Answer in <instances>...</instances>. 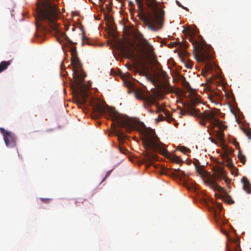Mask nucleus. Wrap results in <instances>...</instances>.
I'll return each mask as SVG.
<instances>
[{
    "mask_svg": "<svg viewBox=\"0 0 251 251\" xmlns=\"http://www.w3.org/2000/svg\"><path fill=\"white\" fill-rule=\"evenodd\" d=\"M87 76L86 73L82 68L79 61V109H82L85 113L91 112L94 118H98L108 113L113 123L120 128H124L127 131H130L136 128L137 123L128 117H123L112 107L103 105L102 101L98 98L93 97L90 92L92 82L85 81L84 78Z\"/></svg>",
    "mask_w": 251,
    "mask_h": 251,
    "instance_id": "obj_1",
    "label": "nucleus"
},
{
    "mask_svg": "<svg viewBox=\"0 0 251 251\" xmlns=\"http://www.w3.org/2000/svg\"><path fill=\"white\" fill-rule=\"evenodd\" d=\"M210 158L213 159L214 161L216 162L214 167V174L213 175H211L204 170L205 166L208 164L207 162H201L199 160L195 158L193 164L197 172L200 174L204 181L211 189L218 192H222L223 191V188L218 184V181L223 179L226 183L228 181L223 168L224 164L222 161H218V158Z\"/></svg>",
    "mask_w": 251,
    "mask_h": 251,
    "instance_id": "obj_2",
    "label": "nucleus"
},
{
    "mask_svg": "<svg viewBox=\"0 0 251 251\" xmlns=\"http://www.w3.org/2000/svg\"><path fill=\"white\" fill-rule=\"evenodd\" d=\"M59 10L56 4L50 0L43 1L37 3L36 20H41L46 22L50 29L52 30L56 36H63L64 33L61 31L60 25L57 22L59 17Z\"/></svg>",
    "mask_w": 251,
    "mask_h": 251,
    "instance_id": "obj_3",
    "label": "nucleus"
},
{
    "mask_svg": "<svg viewBox=\"0 0 251 251\" xmlns=\"http://www.w3.org/2000/svg\"><path fill=\"white\" fill-rule=\"evenodd\" d=\"M188 40L194 46L195 51L193 54L195 59L198 62L206 63L204 67L206 73H211L213 68V64L210 61L213 59L214 51L210 46L206 44L203 37L199 36V40L196 39L194 34L191 31H188Z\"/></svg>",
    "mask_w": 251,
    "mask_h": 251,
    "instance_id": "obj_4",
    "label": "nucleus"
},
{
    "mask_svg": "<svg viewBox=\"0 0 251 251\" xmlns=\"http://www.w3.org/2000/svg\"><path fill=\"white\" fill-rule=\"evenodd\" d=\"M147 5L150 9L146 14L140 17L148 28L156 31L160 29L164 24V11L156 0H146Z\"/></svg>",
    "mask_w": 251,
    "mask_h": 251,
    "instance_id": "obj_5",
    "label": "nucleus"
},
{
    "mask_svg": "<svg viewBox=\"0 0 251 251\" xmlns=\"http://www.w3.org/2000/svg\"><path fill=\"white\" fill-rule=\"evenodd\" d=\"M191 110L200 118V124L203 126H205L206 122L209 123L210 128L212 129L217 127L218 130L216 131V135L220 141L224 140V131L226 129L227 126L225 125L224 121H221L218 118V110L215 109L212 110H204L202 112L197 111L191 106Z\"/></svg>",
    "mask_w": 251,
    "mask_h": 251,
    "instance_id": "obj_6",
    "label": "nucleus"
},
{
    "mask_svg": "<svg viewBox=\"0 0 251 251\" xmlns=\"http://www.w3.org/2000/svg\"><path fill=\"white\" fill-rule=\"evenodd\" d=\"M142 140L144 148L149 152H158L164 157H179L177 155L170 156L169 152L165 148L154 130L145 127L141 131Z\"/></svg>",
    "mask_w": 251,
    "mask_h": 251,
    "instance_id": "obj_7",
    "label": "nucleus"
},
{
    "mask_svg": "<svg viewBox=\"0 0 251 251\" xmlns=\"http://www.w3.org/2000/svg\"><path fill=\"white\" fill-rule=\"evenodd\" d=\"M71 65L73 71L74 80L70 83L72 90L73 100L78 107V58L77 57V50L75 47L71 49Z\"/></svg>",
    "mask_w": 251,
    "mask_h": 251,
    "instance_id": "obj_8",
    "label": "nucleus"
},
{
    "mask_svg": "<svg viewBox=\"0 0 251 251\" xmlns=\"http://www.w3.org/2000/svg\"><path fill=\"white\" fill-rule=\"evenodd\" d=\"M159 74L156 75V76L159 75L164 80V82L158 83L157 86V91L154 93V96H151L147 99V101L151 104L154 103L158 96H162L172 91V88L168 81H166L167 77V73L163 70L159 71Z\"/></svg>",
    "mask_w": 251,
    "mask_h": 251,
    "instance_id": "obj_9",
    "label": "nucleus"
},
{
    "mask_svg": "<svg viewBox=\"0 0 251 251\" xmlns=\"http://www.w3.org/2000/svg\"><path fill=\"white\" fill-rule=\"evenodd\" d=\"M0 132L3 136L4 141L7 147L12 148L16 146V137L12 132L7 131L2 127L0 128Z\"/></svg>",
    "mask_w": 251,
    "mask_h": 251,
    "instance_id": "obj_10",
    "label": "nucleus"
},
{
    "mask_svg": "<svg viewBox=\"0 0 251 251\" xmlns=\"http://www.w3.org/2000/svg\"><path fill=\"white\" fill-rule=\"evenodd\" d=\"M155 158H128L129 160L133 164H137L140 166L142 164H145L146 168L149 167L151 165H153L154 167H156L155 165L153 164L154 159Z\"/></svg>",
    "mask_w": 251,
    "mask_h": 251,
    "instance_id": "obj_11",
    "label": "nucleus"
},
{
    "mask_svg": "<svg viewBox=\"0 0 251 251\" xmlns=\"http://www.w3.org/2000/svg\"><path fill=\"white\" fill-rule=\"evenodd\" d=\"M228 243L226 245V251H241L239 240L238 238L232 239L228 237Z\"/></svg>",
    "mask_w": 251,
    "mask_h": 251,
    "instance_id": "obj_12",
    "label": "nucleus"
},
{
    "mask_svg": "<svg viewBox=\"0 0 251 251\" xmlns=\"http://www.w3.org/2000/svg\"><path fill=\"white\" fill-rule=\"evenodd\" d=\"M134 38L141 43L142 45L145 47V50L148 48L151 49L152 46L150 43L146 39L144 38L143 35L141 32L137 30L133 34Z\"/></svg>",
    "mask_w": 251,
    "mask_h": 251,
    "instance_id": "obj_13",
    "label": "nucleus"
},
{
    "mask_svg": "<svg viewBox=\"0 0 251 251\" xmlns=\"http://www.w3.org/2000/svg\"><path fill=\"white\" fill-rule=\"evenodd\" d=\"M145 50L146 55L150 61L151 64L153 66L156 65V64H159V62L157 59L155 53L153 51L152 46L151 47V49L148 48Z\"/></svg>",
    "mask_w": 251,
    "mask_h": 251,
    "instance_id": "obj_14",
    "label": "nucleus"
},
{
    "mask_svg": "<svg viewBox=\"0 0 251 251\" xmlns=\"http://www.w3.org/2000/svg\"><path fill=\"white\" fill-rule=\"evenodd\" d=\"M241 182L243 184V189L247 194H250L251 192V183L247 178L244 176L241 179Z\"/></svg>",
    "mask_w": 251,
    "mask_h": 251,
    "instance_id": "obj_15",
    "label": "nucleus"
},
{
    "mask_svg": "<svg viewBox=\"0 0 251 251\" xmlns=\"http://www.w3.org/2000/svg\"><path fill=\"white\" fill-rule=\"evenodd\" d=\"M79 29L81 31V34H82V43L81 45L82 46H84L85 44H87L88 45H90V43L89 41V38L85 36V32L84 31V27L82 26V25L79 23Z\"/></svg>",
    "mask_w": 251,
    "mask_h": 251,
    "instance_id": "obj_16",
    "label": "nucleus"
},
{
    "mask_svg": "<svg viewBox=\"0 0 251 251\" xmlns=\"http://www.w3.org/2000/svg\"><path fill=\"white\" fill-rule=\"evenodd\" d=\"M115 134L118 137V140L120 143H124L125 139L126 138V135L124 134L123 132L121 131L120 129H117L114 126L113 127Z\"/></svg>",
    "mask_w": 251,
    "mask_h": 251,
    "instance_id": "obj_17",
    "label": "nucleus"
},
{
    "mask_svg": "<svg viewBox=\"0 0 251 251\" xmlns=\"http://www.w3.org/2000/svg\"><path fill=\"white\" fill-rule=\"evenodd\" d=\"M145 75L149 81L153 83L154 84H158L159 79L158 76H152L148 73H145Z\"/></svg>",
    "mask_w": 251,
    "mask_h": 251,
    "instance_id": "obj_18",
    "label": "nucleus"
},
{
    "mask_svg": "<svg viewBox=\"0 0 251 251\" xmlns=\"http://www.w3.org/2000/svg\"><path fill=\"white\" fill-rule=\"evenodd\" d=\"M191 103L195 106L201 102V97L200 96L194 95L191 98Z\"/></svg>",
    "mask_w": 251,
    "mask_h": 251,
    "instance_id": "obj_19",
    "label": "nucleus"
},
{
    "mask_svg": "<svg viewBox=\"0 0 251 251\" xmlns=\"http://www.w3.org/2000/svg\"><path fill=\"white\" fill-rule=\"evenodd\" d=\"M10 64V61H1L0 63V73L6 70Z\"/></svg>",
    "mask_w": 251,
    "mask_h": 251,
    "instance_id": "obj_20",
    "label": "nucleus"
},
{
    "mask_svg": "<svg viewBox=\"0 0 251 251\" xmlns=\"http://www.w3.org/2000/svg\"><path fill=\"white\" fill-rule=\"evenodd\" d=\"M178 151H180L183 153L185 155H188L191 152V150L184 146H179L177 147Z\"/></svg>",
    "mask_w": 251,
    "mask_h": 251,
    "instance_id": "obj_21",
    "label": "nucleus"
},
{
    "mask_svg": "<svg viewBox=\"0 0 251 251\" xmlns=\"http://www.w3.org/2000/svg\"><path fill=\"white\" fill-rule=\"evenodd\" d=\"M135 96L141 100L145 99V96L143 92L141 90H138L135 92Z\"/></svg>",
    "mask_w": 251,
    "mask_h": 251,
    "instance_id": "obj_22",
    "label": "nucleus"
},
{
    "mask_svg": "<svg viewBox=\"0 0 251 251\" xmlns=\"http://www.w3.org/2000/svg\"><path fill=\"white\" fill-rule=\"evenodd\" d=\"M170 160L176 164H181L184 163V161L181 158H168Z\"/></svg>",
    "mask_w": 251,
    "mask_h": 251,
    "instance_id": "obj_23",
    "label": "nucleus"
},
{
    "mask_svg": "<svg viewBox=\"0 0 251 251\" xmlns=\"http://www.w3.org/2000/svg\"><path fill=\"white\" fill-rule=\"evenodd\" d=\"M139 9L142 10L143 9V3L142 0H135Z\"/></svg>",
    "mask_w": 251,
    "mask_h": 251,
    "instance_id": "obj_24",
    "label": "nucleus"
},
{
    "mask_svg": "<svg viewBox=\"0 0 251 251\" xmlns=\"http://www.w3.org/2000/svg\"><path fill=\"white\" fill-rule=\"evenodd\" d=\"M244 133L248 136L249 140H251V131L248 129H244L243 130Z\"/></svg>",
    "mask_w": 251,
    "mask_h": 251,
    "instance_id": "obj_25",
    "label": "nucleus"
},
{
    "mask_svg": "<svg viewBox=\"0 0 251 251\" xmlns=\"http://www.w3.org/2000/svg\"><path fill=\"white\" fill-rule=\"evenodd\" d=\"M159 172L162 174L166 175L167 171L166 168L161 165L159 167Z\"/></svg>",
    "mask_w": 251,
    "mask_h": 251,
    "instance_id": "obj_26",
    "label": "nucleus"
},
{
    "mask_svg": "<svg viewBox=\"0 0 251 251\" xmlns=\"http://www.w3.org/2000/svg\"><path fill=\"white\" fill-rule=\"evenodd\" d=\"M225 201L227 202L228 204H231L234 203L233 200L230 198V197H227L225 199Z\"/></svg>",
    "mask_w": 251,
    "mask_h": 251,
    "instance_id": "obj_27",
    "label": "nucleus"
},
{
    "mask_svg": "<svg viewBox=\"0 0 251 251\" xmlns=\"http://www.w3.org/2000/svg\"><path fill=\"white\" fill-rule=\"evenodd\" d=\"M40 200L43 203H49L50 201L51 200V199H50V198H41L40 199Z\"/></svg>",
    "mask_w": 251,
    "mask_h": 251,
    "instance_id": "obj_28",
    "label": "nucleus"
},
{
    "mask_svg": "<svg viewBox=\"0 0 251 251\" xmlns=\"http://www.w3.org/2000/svg\"><path fill=\"white\" fill-rule=\"evenodd\" d=\"M185 66L188 69L192 68V62L191 61H187L185 63Z\"/></svg>",
    "mask_w": 251,
    "mask_h": 251,
    "instance_id": "obj_29",
    "label": "nucleus"
},
{
    "mask_svg": "<svg viewBox=\"0 0 251 251\" xmlns=\"http://www.w3.org/2000/svg\"><path fill=\"white\" fill-rule=\"evenodd\" d=\"M133 71L134 72H135V73H139V75H141V74H145V73H144V72L143 71H142V72H141V71H139V70H138V68H137L136 67H134V68H133Z\"/></svg>",
    "mask_w": 251,
    "mask_h": 251,
    "instance_id": "obj_30",
    "label": "nucleus"
},
{
    "mask_svg": "<svg viewBox=\"0 0 251 251\" xmlns=\"http://www.w3.org/2000/svg\"><path fill=\"white\" fill-rule=\"evenodd\" d=\"M231 166L232 167V170H231L232 174H234L235 176H237V170H236V168L234 166H232V165Z\"/></svg>",
    "mask_w": 251,
    "mask_h": 251,
    "instance_id": "obj_31",
    "label": "nucleus"
},
{
    "mask_svg": "<svg viewBox=\"0 0 251 251\" xmlns=\"http://www.w3.org/2000/svg\"><path fill=\"white\" fill-rule=\"evenodd\" d=\"M154 66L156 68V70L158 72L162 70L161 66L159 63V64H156V65H154Z\"/></svg>",
    "mask_w": 251,
    "mask_h": 251,
    "instance_id": "obj_32",
    "label": "nucleus"
},
{
    "mask_svg": "<svg viewBox=\"0 0 251 251\" xmlns=\"http://www.w3.org/2000/svg\"><path fill=\"white\" fill-rule=\"evenodd\" d=\"M176 3L177 4V5L179 7H182L183 9H185V10H187V11H188V8H186V7H184L183 6H182V4H181V3H180L179 1H177V0H176Z\"/></svg>",
    "mask_w": 251,
    "mask_h": 251,
    "instance_id": "obj_33",
    "label": "nucleus"
},
{
    "mask_svg": "<svg viewBox=\"0 0 251 251\" xmlns=\"http://www.w3.org/2000/svg\"><path fill=\"white\" fill-rule=\"evenodd\" d=\"M71 14L72 17L74 18L75 17H76L78 14L76 11H74L72 12Z\"/></svg>",
    "mask_w": 251,
    "mask_h": 251,
    "instance_id": "obj_34",
    "label": "nucleus"
},
{
    "mask_svg": "<svg viewBox=\"0 0 251 251\" xmlns=\"http://www.w3.org/2000/svg\"><path fill=\"white\" fill-rule=\"evenodd\" d=\"M120 151L121 152L123 153L124 154H126V152H127L128 151L126 150H125L124 149H122L121 148H120Z\"/></svg>",
    "mask_w": 251,
    "mask_h": 251,
    "instance_id": "obj_35",
    "label": "nucleus"
},
{
    "mask_svg": "<svg viewBox=\"0 0 251 251\" xmlns=\"http://www.w3.org/2000/svg\"><path fill=\"white\" fill-rule=\"evenodd\" d=\"M237 157H245V155L242 154V152L241 150L239 149L238 151V154Z\"/></svg>",
    "mask_w": 251,
    "mask_h": 251,
    "instance_id": "obj_36",
    "label": "nucleus"
},
{
    "mask_svg": "<svg viewBox=\"0 0 251 251\" xmlns=\"http://www.w3.org/2000/svg\"><path fill=\"white\" fill-rule=\"evenodd\" d=\"M184 85L187 89L190 88V84L188 82H185Z\"/></svg>",
    "mask_w": 251,
    "mask_h": 251,
    "instance_id": "obj_37",
    "label": "nucleus"
},
{
    "mask_svg": "<svg viewBox=\"0 0 251 251\" xmlns=\"http://www.w3.org/2000/svg\"><path fill=\"white\" fill-rule=\"evenodd\" d=\"M111 171H112V170H110V171H108L107 172V173H106V176H105V178L103 179V180H102V181H104V179H106V178L107 177H108V176L110 175Z\"/></svg>",
    "mask_w": 251,
    "mask_h": 251,
    "instance_id": "obj_38",
    "label": "nucleus"
},
{
    "mask_svg": "<svg viewBox=\"0 0 251 251\" xmlns=\"http://www.w3.org/2000/svg\"><path fill=\"white\" fill-rule=\"evenodd\" d=\"M217 208L218 209V210H219V212H220V211H221V210H222V206L221 204H220V203H218V204H217Z\"/></svg>",
    "mask_w": 251,
    "mask_h": 251,
    "instance_id": "obj_39",
    "label": "nucleus"
},
{
    "mask_svg": "<svg viewBox=\"0 0 251 251\" xmlns=\"http://www.w3.org/2000/svg\"><path fill=\"white\" fill-rule=\"evenodd\" d=\"M106 7L108 12H110L111 10V8L109 6L108 4H106Z\"/></svg>",
    "mask_w": 251,
    "mask_h": 251,
    "instance_id": "obj_40",
    "label": "nucleus"
},
{
    "mask_svg": "<svg viewBox=\"0 0 251 251\" xmlns=\"http://www.w3.org/2000/svg\"><path fill=\"white\" fill-rule=\"evenodd\" d=\"M233 144L236 146V147H237L239 148V143L236 141H235L234 142H233Z\"/></svg>",
    "mask_w": 251,
    "mask_h": 251,
    "instance_id": "obj_41",
    "label": "nucleus"
},
{
    "mask_svg": "<svg viewBox=\"0 0 251 251\" xmlns=\"http://www.w3.org/2000/svg\"><path fill=\"white\" fill-rule=\"evenodd\" d=\"M241 159V161L242 163H244L245 161L246 158L243 157V158H239Z\"/></svg>",
    "mask_w": 251,
    "mask_h": 251,
    "instance_id": "obj_42",
    "label": "nucleus"
},
{
    "mask_svg": "<svg viewBox=\"0 0 251 251\" xmlns=\"http://www.w3.org/2000/svg\"><path fill=\"white\" fill-rule=\"evenodd\" d=\"M208 98H209V99L210 100H211V101H212V100H213V97H212V96H208Z\"/></svg>",
    "mask_w": 251,
    "mask_h": 251,
    "instance_id": "obj_43",
    "label": "nucleus"
},
{
    "mask_svg": "<svg viewBox=\"0 0 251 251\" xmlns=\"http://www.w3.org/2000/svg\"><path fill=\"white\" fill-rule=\"evenodd\" d=\"M57 39L58 41L60 43H61V42L62 41L61 40H60V39L58 37H57Z\"/></svg>",
    "mask_w": 251,
    "mask_h": 251,
    "instance_id": "obj_44",
    "label": "nucleus"
},
{
    "mask_svg": "<svg viewBox=\"0 0 251 251\" xmlns=\"http://www.w3.org/2000/svg\"><path fill=\"white\" fill-rule=\"evenodd\" d=\"M147 157H157V155H151V156H147Z\"/></svg>",
    "mask_w": 251,
    "mask_h": 251,
    "instance_id": "obj_45",
    "label": "nucleus"
},
{
    "mask_svg": "<svg viewBox=\"0 0 251 251\" xmlns=\"http://www.w3.org/2000/svg\"><path fill=\"white\" fill-rule=\"evenodd\" d=\"M226 158L227 159V161H229V160H230V159L231 158L228 157V158Z\"/></svg>",
    "mask_w": 251,
    "mask_h": 251,
    "instance_id": "obj_46",
    "label": "nucleus"
},
{
    "mask_svg": "<svg viewBox=\"0 0 251 251\" xmlns=\"http://www.w3.org/2000/svg\"><path fill=\"white\" fill-rule=\"evenodd\" d=\"M73 45H75V43H73ZM75 47L74 46V45H73V46H72L71 47V48H72V47ZM71 49V48H70V49Z\"/></svg>",
    "mask_w": 251,
    "mask_h": 251,
    "instance_id": "obj_47",
    "label": "nucleus"
},
{
    "mask_svg": "<svg viewBox=\"0 0 251 251\" xmlns=\"http://www.w3.org/2000/svg\"><path fill=\"white\" fill-rule=\"evenodd\" d=\"M215 213H216V214H217V210H216Z\"/></svg>",
    "mask_w": 251,
    "mask_h": 251,
    "instance_id": "obj_48",
    "label": "nucleus"
}]
</instances>
